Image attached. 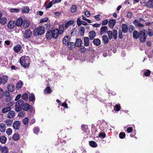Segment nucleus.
<instances>
[{"label":"nucleus","mask_w":153,"mask_h":153,"mask_svg":"<svg viewBox=\"0 0 153 153\" xmlns=\"http://www.w3.org/2000/svg\"><path fill=\"white\" fill-rule=\"evenodd\" d=\"M70 37L68 36H65L62 40V43L65 45H66L67 44V42H69Z\"/></svg>","instance_id":"aec40b11"},{"label":"nucleus","mask_w":153,"mask_h":153,"mask_svg":"<svg viewBox=\"0 0 153 153\" xmlns=\"http://www.w3.org/2000/svg\"><path fill=\"white\" fill-rule=\"evenodd\" d=\"M134 30V27L131 25H130L129 27V32L130 33H131Z\"/></svg>","instance_id":"e2e57ef3"},{"label":"nucleus","mask_w":153,"mask_h":153,"mask_svg":"<svg viewBox=\"0 0 153 153\" xmlns=\"http://www.w3.org/2000/svg\"><path fill=\"white\" fill-rule=\"evenodd\" d=\"M82 21L80 20V18H78L77 20V24L78 26H80L82 24Z\"/></svg>","instance_id":"338daca9"},{"label":"nucleus","mask_w":153,"mask_h":153,"mask_svg":"<svg viewBox=\"0 0 153 153\" xmlns=\"http://www.w3.org/2000/svg\"><path fill=\"white\" fill-rule=\"evenodd\" d=\"M21 49V46L20 45H16L13 47V50L15 52L17 53Z\"/></svg>","instance_id":"c756f323"},{"label":"nucleus","mask_w":153,"mask_h":153,"mask_svg":"<svg viewBox=\"0 0 153 153\" xmlns=\"http://www.w3.org/2000/svg\"><path fill=\"white\" fill-rule=\"evenodd\" d=\"M12 132V130L10 128H8L6 131L7 134L9 136L10 135Z\"/></svg>","instance_id":"4d7b16f0"},{"label":"nucleus","mask_w":153,"mask_h":153,"mask_svg":"<svg viewBox=\"0 0 153 153\" xmlns=\"http://www.w3.org/2000/svg\"><path fill=\"white\" fill-rule=\"evenodd\" d=\"M139 40L141 42H144L146 41L147 36L146 33L143 30H140L139 31Z\"/></svg>","instance_id":"423d86ee"},{"label":"nucleus","mask_w":153,"mask_h":153,"mask_svg":"<svg viewBox=\"0 0 153 153\" xmlns=\"http://www.w3.org/2000/svg\"><path fill=\"white\" fill-rule=\"evenodd\" d=\"M15 88V86L13 83L9 84L7 86V90L10 92H13L14 91Z\"/></svg>","instance_id":"2eb2a0df"},{"label":"nucleus","mask_w":153,"mask_h":153,"mask_svg":"<svg viewBox=\"0 0 153 153\" xmlns=\"http://www.w3.org/2000/svg\"><path fill=\"white\" fill-rule=\"evenodd\" d=\"M82 130L85 132H86L88 130V126L87 125L83 124L81 126Z\"/></svg>","instance_id":"a18cd8bd"},{"label":"nucleus","mask_w":153,"mask_h":153,"mask_svg":"<svg viewBox=\"0 0 153 153\" xmlns=\"http://www.w3.org/2000/svg\"><path fill=\"white\" fill-rule=\"evenodd\" d=\"M107 33L109 37V39L111 40L113 38V32L112 31L109 30L107 31Z\"/></svg>","instance_id":"c03bdc74"},{"label":"nucleus","mask_w":153,"mask_h":153,"mask_svg":"<svg viewBox=\"0 0 153 153\" xmlns=\"http://www.w3.org/2000/svg\"><path fill=\"white\" fill-rule=\"evenodd\" d=\"M96 35V33L94 30L90 31L89 33V37L90 40H92L95 37Z\"/></svg>","instance_id":"4468645a"},{"label":"nucleus","mask_w":153,"mask_h":153,"mask_svg":"<svg viewBox=\"0 0 153 153\" xmlns=\"http://www.w3.org/2000/svg\"><path fill=\"white\" fill-rule=\"evenodd\" d=\"M119 137L121 139H123L125 138L126 134L124 132H120L119 134Z\"/></svg>","instance_id":"864d4df0"},{"label":"nucleus","mask_w":153,"mask_h":153,"mask_svg":"<svg viewBox=\"0 0 153 153\" xmlns=\"http://www.w3.org/2000/svg\"><path fill=\"white\" fill-rule=\"evenodd\" d=\"M39 128L38 127H35L33 129V131L35 134L38 133L39 131Z\"/></svg>","instance_id":"680f3d73"},{"label":"nucleus","mask_w":153,"mask_h":153,"mask_svg":"<svg viewBox=\"0 0 153 153\" xmlns=\"http://www.w3.org/2000/svg\"><path fill=\"white\" fill-rule=\"evenodd\" d=\"M108 28L106 26H103L101 27L100 30V34L102 35L104 33H105L106 32H107Z\"/></svg>","instance_id":"f8f14e48"},{"label":"nucleus","mask_w":153,"mask_h":153,"mask_svg":"<svg viewBox=\"0 0 153 153\" xmlns=\"http://www.w3.org/2000/svg\"><path fill=\"white\" fill-rule=\"evenodd\" d=\"M20 136L19 134L17 133H15L12 136V139L14 141H17L20 138Z\"/></svg>","instance_id":"2f4dec72"},{"label":"nucleus","mask_w":153,"mask_h":153,"mask_svg":"<svg viewBox=\"0 0 153 153\" xmlns=\"http://www.w3.org/2000/svg\"><path fill=\"white\" fill-rule=\"evenodd\" d=\"M32 34L31 31L29 29L26 30L23 35V37L25 39H28L30 38Z\"/></svg>","instance_id":"0eeeda50"},{"label":"nucleus","mask_w":153,"mask_h":153,"mask_svg":"<svg viewBox=\"0 0 153 153\" xmlns=\"http://www.w3.org/2000/svg\"><path fill=\"white\" fill-rule=\"evenodd\" d=\"M1 153H8V148L6 146L2 147L1 150Z\"/></svg>","instance_id":"a19ab883"},{"label":"nucleus","mask_w":153,"mask_h":153,"mask_svg":"<svg viewBox=\"0 0 153 153\" xmlns=\"http://www.w3.org/2000/svg\"><path fill=\"white\" fill-rule=\"evenodd\" d=\"M145 6L149 8H153V2L150 3L149 2H147Z\"/></svg>","instance_id":"79ce46f5"},{"label":"nucleus","mask_w":153,"mask_h":153,"mask_svg":"<svg viewBox=\"0 0 153 153\" xmlns=\"http://www.w3.org/2000/svg\"><path fill=\"white\" fill-rule=\"evenodd\" d=\"M67 46L70 50H74L75 48L76 44L73 42H68Z\"/></svg>","instance_id":"1a4fd4ad"},{"label":"nucleus","mask_w":153,"mask_h":153,"mask_svg":"<svg viewBox=\"0 0 153 153\" xmlns=\"http://www.w3.org/2000/svg\"><path fill=\"white\" fill-rule=\"evenodd\" d=\"M122 29V31L124 33H126L128 30V27L127 25L126 24H122L121 27Z\"/></svg>","instance_id":"f3484780"},{"label":"nucleus","mask_w":153,"mask_h":153,"mask_svg":"<svg viewBox=\"0 0 153 153\" xmlns=\"http://www.w3.org/2000/svg\"><path fill=\"white\" fill-rule=\"evenodd\" d=\"M151 73V71L149 70H147L144 73V75L146 76H149Z\"/></svg>","instance_id":"774afa93"},{"label":"nucleus","mask_w":153,"mask_h":153,"mask_svg":"<svg viewBox=\"0 0 153 153\" xmlns=\"http://www.w3.org/2000/svg\"><path fill=\"white\" fill-rule=\"evenodd\" d=\"M11 109V108L10 106H8L4 108L2 110V112L3 113H5L10 111Z\"/></svg>","instance_id":"4c0bfd02"},{"label":"nucleus","mask_w":153,"mask_h":153,"mask_svg":"<svg viewBox=\"0 0 153 153\" xmlns=\"http://www.w3.org/2000/svg\"><path fill=\"white\" fill-rule=\"evenodd\" d=\"M74 23L73 21H69L67 22L65 25V27L68 28L69 26L72 25Z\"/></svg>","instance_id":"ea45409f"},{"label":"nucleus","mask_w":153,"mask_h":153,"mask_svg":"<svg viewBox=\"0 0 153 153\" xmlns=\"http://www.w3.org/2000/svg\"><path fill=\"white\" fill-rule=\"evenodd\" d=\"M82 43V41L80 39H76V42L75 43L76 46L78 47H79L81 46Z\"/></svg>","instance_id":"bb28decb"},{"label":"nucleus","mask_w":153,"mask_h":153,"mask_svg":"<svg viewBox=\"0 0 153 153\" xmlns=\"http://www.w3.org/2000/svg\"><path fill=\"white\" fill-rule=\"evenodd\" d=\"M64 25L63 24L60 25L59 27V29L57 28V33L58 35H61L64 32Z\"/></svg>","instance_id":"9b49d317"},{"label":"nucleus","mask_w":153,"mask_h":153,"mask_svg":"<svg viewBox=\"0 0 153 153\" xmlns=\"http://www.w3.org/2000/svg\"><path fill=\"white\" fill-rule=\"evenodd\" d=\"M77 8L75 5H73L71 8V11L74 13L76 11Z\"/></svg>","instance_id":"09e8293b"},{"label":"nucleus","mask_w":153,"mask_h":153,"mask_svg":"<svg viewBox=\"0 0 153 153\" xmlns=\"http://www.w3.org/2000/svg\"><path fill=\"white\" fill-rule=\"evenodd\" d=\"M102 40L104 44H107L108 43L109 38H108L107 36L106 35H103L102 36Z\"/></svg>","instance_id":"c85d7f7f"},{"label":"nucleus","mask_w":153,"mask_h":153,"mask_svg":"<svg viewBox=\"0 0 153 153\" xmlns=\"http://www.w3.org/2000/svg\"><path fill=\"white\" fill-rule=\"evenodd\" d=\"M48 19V18L47 17H45L44 18L41 19L40 20L41 23H43L47 22Z\"/></svg>","instance_id":"bf43d9fd"},{"label":"nucleus","mask_w":153,"mask_h":153,"mask_svg":"<svg viewBox=\"0 0 153 153\" xmlns=\"http://www.w3.org/2000/svg\"><path fill=\"white\" fill-rule=\"evenodd\" d=\"M29 100L30 101H31L33 102H34L35 98V95L33 93H31L29 95Z\"/></svg>","instance_id":"f704fd0d"},{"label":"nucleus","mask_w":153,"mask_h":153,"mask_svg":"<svg viewBox=\"0 0 153 153\" xmlns=\"http://www.w3.org/2000/svg\"><path fill=\"white\" fill-rule=\"evenodd\" d=\"M113 36L114 39H117V32L116 30H114L113 32Z\"/></svg>","instance_id":"49530a36"},{"label":"nucleus","mask_w":153,"mask_h":153,"mask_svg":"<svg viewBox=\"0 0 153 153\" xmlns=\"http://www.w3.org/2000/svg\"><path fill=\"white\" fill-rule=\"evenodd\" d=\"M10 11L11 12L18 13L20 11V10L18 8H12L10 9Z\"/></svg>","instance_id":"603ef678"},{"label":"nucleus","mask_w":153,"mask_h":153,"mask_svg":"<svg viewBox=\"0 0 153 153\" xmlns=\"http://www.w3.org/2000/svg\"><path fill=\"white\" fill-rule=\"evenodd\" d=\"M45 32V28L42 26H39V27L34 29L33 35L35 36L38 35H41L44 33Z\"/></svg>","instance_id":"f03ea898"},{"label":"nucleus","mask_w":153,"mask_h":153,"mask_svg":"<svg viewBox=\"0 0 153 153\" xmlns=\"http://www.w3.org/2000/svg\"><path fill=\"white\" fill-rule=\"evenodd\" d=\"M8 80V77L6 75L3 76L2 78L0 76V84H4Z\"/></svg>","instance_id":"6e6552de"},{"label":"nucleus","mask_w":153,"mask_h":153,"mask_svg":"<svg viewBox=\"0 0 153 153\" xmlns=\"http://www.w3.org/2000/svg\"><path fill=\"white\" fill-rule=\"evenodd\" d=\"M15 116V111H11L8 113L7 117L9 118H12L14 117Z\"/></svg>","instance_id":"412c9836"},{"label":"nucleus","mask_w":153,"mask_h":153,"mask_svg":"<svg viewBox=\"0 0 153 153\" xmlns=\"http://www.w3.org/2000/svg\"><path fill=\"white\" fill-rule=\"evenodd\" d=\"M20 63L24 68L28 67L30 65L29 59L25 56L22 57L20 58Z\"/></svg>","instance_id":"7ed1b4c3"},{"label":"nucleus","mask_w":153,"mask_h":153,"mask_svg":"<svg viewBox=\"0 0 153 153\" xmlns=\"http://www.w3.org/2000/svg\"><path fill=\"white\" fill-rule=\"evenodd\" d=\"M23 123L25 125L27 124L28 122V118L27 117H25L23 120Z\"/></svg>","instance_id":"5fc2aeb1"},{"label":"nucleus","mask_w":153,"mask_h":153,"mask_svg":"<svg viewBox=\"0 0 153 153\" xmlns=\"http://www.w3.org/2000/svg\"><path fill=\"white\" fill-rule=\"evenodd\" d=\"M4 96V91L3 90L0 88V98H2Z\"/></svg>","instance_id":"13d9d810"},{"label":"nucleus","mask_w":153,"mask_h":153,"mask_svg":"<svg viewBox=\"0 0 153 153\" xmlns=\"http://www.w3.org/2000/svg\"><path fill=\"white\" fill-rule=\"evenodd\" d=\"M57 33V28H56L53 30H48L46 32V37L47 39L50 40L52 38L54 39H57L58 36L59 35Z\"/></svg>","instance_id":"f257e3e1"},{"label":"nucleus","mask_w":153,"mask_h":153,"mask_svg":"<svg viewBox=\"0 0 153 153\" xmlns=\"http://www.w3.org/2000/svg\"><path fill=\"white\" fill-rule=\"evenodd\" d=\"M30 25V22L27 20H24L23 23V27L25 28L28 27Z\"/></svg>","instance_id":"b1692460"},{"label":"nucleus","mask_w":153,"mask_h":153,"mask_svg":"<svg viewBox=\"0 0 153 153\" xmlns=\"http://www.w3.org/2000/svg\"><path fill=\"white\" fill-rule=\"evenodd\" d=\"M122 32L121 30H119L118 32V37L120 39H122L123 38Z\"/></svg>","instance_id":"69168bd1"},{"label":"nucleus","mask_w":153,"mask_h":153,"mask_svg":"<svg viewBox=\"0 0 153 153\" xmlns=\"http://www.w3.org/2000/svg\"><path fill=\"white\" fill-rule=\"evenodd\" d=\"M80 48L79 49V50L80 51V52L82 53H85L86 52V48L85 47L83 46H81Z\"/></svg>","instance_id":"8fccbe9b"},{"label":"nucleus","mask_w":153,"mask_h":153,"mask_svg":"<svg viewBox=\"0 0 153 153\" xmlns=\"http://www.w3.org/2000/svg\"><path fill=\"white\" fill-rule=\"evenodd\" d=\"M7 19L5 17H2L0 18V23L2 25H4L6 23Z\"/></svg>","instance_id":"58836bf2"},{"label":"nucleus","mask_w":153,"mask_h":153,"mask_svg":"<svg viewBox=\"0 0 153 153\" xmlns=\"http://www.w3.org/2000/svg\"><path fill=\"white\" fill-rule=\"evenodd\" d=\"M6 141L7 138L5 136L2 135L0 137V142L1 143L4 144L6 143Z\"/></svg>","instance_id":"72a5a7b5"},{"label":"nucleus","mask_w":153,"mask_h":153,"mask_svg":"<svg viewBox=\"0 0 153 153\" xmlns=\"http://www.w3.org/2000/svg\"><path fill=\"white\" fill-rule=\"evenodd\" d=\"M24 21L21 18H19L17 20L16 23V25L18 26H21L22 24H23Z\"/></svg>","instance_id":"ddd939ff"},{"label":"nucleus","mask_w":153,"mask_h":153,"mask_svg":"<svg viewBox=\"0 0 153 153\" xmlns=\"http://www.w3.org/2000/svg\"><path fill=\"white\" fill-rule=\"evenodd\" d=\"M90 145L93 147H96L97 146V143L94 141H89Z\"/></svg>","instance_id":"c9c22d12"},{"label":"nucleus","mask_w":153,"mask_h":153,"mask_svg":"<svg viewBox=\"0 0 153 153\" xmlns=\"http://www.w3.org/2000/svg\"><path fill=\"white\" fill-rule=\"evenodd\" d=\"M13 120H11L10 119H8L6 120H4L5 122L6 123V124L7 126L10 127L11 126L13 123Z\"/></svg>","instance_id":"473e14b6"},{"label":"nucleus","mask_w":153,"mask_h":153,"mask_svg":"<svg viewBox=\"0 0 153 153\" xmlns=\"http://www.w3.org/2000/svg\"><path fill=\"white\" fill-rule=\"evenodd\" d=\"M93 42L95 45L97 46L100 45L101 44L100 40L98 38L94 39Z\"/></svg>","instance_id":"5701e85b"},{"label":"nucleus","mask_w":153,"mask_h":153,"mask_svg":"<svg viewBox=\"0 0 153 153\" xmlns=\"http://www.w3.org/2000/svg\"><path fill=\"white\" fill-rule=\"evenodd\" d=\"M21 97L22 99L26 100L28 99V95L26 93H24L21 96Z\"/></svg>","instance_id":"de8ad7c7"},{"label":"nucleus","mask_w":153,"mask_h":153,"mask_svg":"<svg viewBox=\"0 0 153 153\" xmlns=\"http://www.w3.org/2000/svg\"><path fill=\"white\" fill-rule=\"evenodd\" d=\"M6 129V125L5 124L1 123L0 124V131L2 132H4L5 131Z\"/></svg>","instance_id":"393cba45"},{"label":"nucleus","mask_w":153,"mask_h":153,"mask_svg":"<svg viewBox=\"0 0 153 153\" xmlns=\"http://www.w3.org/2000/svg\"><path fill=\"white\" fill-rule=\"evenodd\" d=\"M22 12L23 13H28L30 11V9L28 7L25 6L21 8Z\"/></svg>","instance_id":"4be33fe9"},{"label":"nucleus","mask_w":153,"mask_h":153,"mask_svg":"<svg viewBox=\"0 0 153 153\" xmlns=\"http://www.w3.org/2000/svg\"><path fill=\"white\" fill-rule=\"evenodd\" d=\"M30 105L27 103H25L24 102L22 109L25 111H27L30 109Z\"/></svg>","instance_id":"6ab92c4d"},{"label":"nucleus","mask_w":153,"mask_h":153,"mask_svg":"<svg viewBox=\"0 0 153 153\" xmlns=\"http://www.w3.org/2000/svg\"><path fill=\"white\" fill-rule=\"evenodd\" d=\"M44 91L45 93H47V94H50L51 92V89L50 88V87H47L44 90Z\"/></svg>","instance_id":"3c124183"},{"label":"nucleus","mask_w":153,"mask_h":153,"mask_svg":"<svg viewBox=\"0 0 153 153\" xmlns=\"http://www.w3.org/2000/svg\"><path fill=\"white\" fill-rule=\"evenodd\" d=\"M23 85V82L21 80H19L16 84V90H19L22 87Z\"/></svg>","instance_id":"cd10ccee"},{"label":"nucleus","mask_w":153,"mask_h":153,"mask_svg":"<svg viewBox=\"0 0 153 153\" xmlns=\"http://www.w3.org/2000/svg\"><path fill=\"white\" fill-rule=\"evenodd\" d=\"M139 32L135 30L133 32V36L134 38L137 39L139 38Z\"/></svg>","instance_id":"7c9ffc66"},{"label":"nucleus","mask_w":153,"mask_h":153,"mask_svg":"<svg viewBox=\"0 0 153 153\" xmlns=\"http://www.w3.org/2000/svg\"><path fill=\"white\" fill-rule=\"evenodd\" d=\"M25 113L24 111H22L19 112L18 114V116L19 117H24Z\"/></svg>","instance_id":"052dcab7"},{"label":"nucleus","mask_w":153,"mask_h":153,"mask_svg":"<svg viewBox=\"0 0 153 153\" xmlns=\"http://www.w3.org/2000/svg\"><path fill=\"white\" fill-rule=\"evenodd\" d=\"M24 102L22 100H20L17 101L15 105V110L17 112H19L21 111Z\"/></svg>","instance_id":"20e7f679"},{"label":"nucleus","mask_w":153,"mask_h":153,"mask_svg":"<svg viewBox=\"0 0 153 153\" xmlns=\"http://www.w3.org/2000/svg\"><path fill=\"white\" fill-rule=\"evenodd\" d=\"M79 29V33H80V35L81 36H83L85 32L84 28L83 27L81 26L80 27Z\"/></svg>","instance_id":"37998d69"},{"label":"nucleus","mask_w":153,"mask_h":153,"mask_svg":"<svg viewBox=\"0 0 153 153\" xmlns=\"http://www.w3.org/2000/svg\"><path fill=\"white\" fill-rule=\"evenodd\" d=\"M145 22V21L143 19L140 18L138 20H134L133 22V23L136 27L140 28L141 27H144V25L140 23V22Z\"/></svg>","instance_id":"39448f33"},{"label":"nucleus","mask_w":153,"mask_h":153,"mask_svg":"<svg viewBox=\"0 0 153 153\" xmlns=\"http://www.w3.org/2000/svg\"><path fill=\"white\" fill-rule=\"evenodd\" d=\"M146 33L150 37H152L153 35V32H152V30L151 29H148L146 32Z\"/></svg>","instance_id":"e433bc0d"},{"label":"nucleus","mask_w":153,"mask_h":153,"mask_svg":"<svg viewBox=\"0 0 153 153\" xmlns=\"http://www.w3.org/2000/svg\"><path fill=\"white\" fill-rule=\"evenodd\" d=\"M10 95V93L8 91L6 90L4 92V95L6 97H9Z\"/></svg>","instance_id":"0e129e2a"},{"label":"nucleus","mask_w":153,"mask_h":153,"mask_svg":"<svg viewBox=\"0 0 153 153\" xmlns=\"http://www.w3.org/2000/svg\"><path fill=\"white\" fill-rule=\"evenodd\" d=\"M84 45L88 46L89 45V39L88 37H85L83 38Z\"/></svg>","instance_id":"a878e982"},{"label":"nucleus","mask_w":153,"mask_h":153,"mask_svg":"<svg viewBox=\"0 0 153 153\" xmlns=\"http://www.w3.org/2000/svg\"><path fill=\"white\" fill-rule=\"evenodd\" d=\"M16 24L14 23V21H10L7 25V27L10 29H13L15 26Z\"/></svg>","instance_id":"dca6fc26"},{"label":"nucleus","mask_w":153,"mask_h":153,"mask_svg":"<svg viewBox=\"0 0 153 153\" xmlns=\"http://www.w3.org/2000/svg\"><path fill=\"white\" fill-rule=\"evenodd\" d=\"M106 134L104 133H100L99 135V137L102 138H104L105 137Z\"/></svg>","instance_id":"6e6d98bb"},{"label":"nucleus","mask_w":153,"mask_h":153,"mask_svg":"<svg viewBox=\"0 0 153 153\" xmlns=\"http://www.w3.org/2000/svg\"><path fill=\"white\" fill-rule=\"evenodd\" d=\"M116 21L115 19H112L108 22L109 27L111 28H113L116 23Z\"/></svg>","instance_id":"a211bd4d"},{"label":"nucleus","mask_w":153,"mask_h":153,"mask_svg":"<svg viewBox=\"0 0 153 153\" xmlns=\"http://www.w3.org/2000/svg\"><path fill=\"white\" fill-rule=\"evenodd\" d=\"M20 125L21 123L19 121H16L14 122L13 124V127L14 129L18 130Z\"/></svg>","instance_id":"9d476101"}]
</instances>
